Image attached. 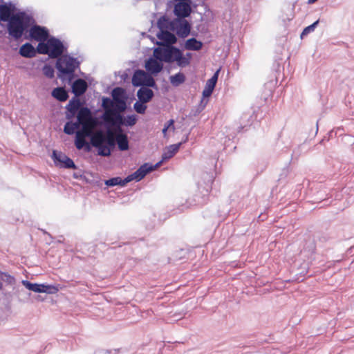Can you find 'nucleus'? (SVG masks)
I'll return each mask as SVG.
<instances>
[{
  "mask_svg": "<svg viewBox=\"0 0 354 354\" xmlns=\"http://www.w3.org/2000/svg\"><path fill=\"white\" fill-rule=\"evenodd\" d=\"M104 113L100 118L93 117L91 110L82 107L75 122L68 120L64 127L67 135L75 133V145L77 149L91 151V145L97 148L100 156L111 155V98L104 97Z\"/></svg>",
  "mask_w": 354,
  "mask_h": 354,
  "instance_id": "nucleus-1",
  "label": "nucleus"
},
{
  "mask_svg": "<svg viewBox=\"0 0 354 354\" xmlns=\"http://www.w3.org/2000/svg\"><path fill=\"white\" fill-rule=\"evenodd\" d=\"M5 22H8L7 32L9 36L15 40H19L35 21L30 13L25 11L17 12V8L13 3Z\"/></svg>",
  "mask_w": 354,
  "mask_h": 354,
  "instance_id": "nucleus-2",
  "label": "nucleus"
},
{
  "mask_svg": "<svg viewBox=\"0 0 354 354\" xmlns=\"http://www.w3.org/2000/svg\"><path fill=\"white\" fill-rule=\"evenodd\" d=\"M214 180V176L212 173L204 172L202 174L201 180L197 183V189L192 198L186 201L185 204H182L178 207V212H183L185 209L191 206H202L207 203L209 198V193L212 190V185Z\"/></svg>",
  "mask_w": 354,
  "mask_h": 354,
  "instance_id": "nucleus-3",
  "label": "nucleus"
},
{
  "mask_svg": "<svg viewBox=\"0 0 354 354\" xmlns=\"http://www.w3.org/2000/svg\"><path fill=\"white\" fill-rule=\"evenodd\" d=\"M80 62L68 55L60 56L56 62V68L58 71V77L62 80H67L71 84L75 77V71L80 68Z\"/></svg>",
  "mask_w": 354,
  "mask_h": 354,
  "instance_id": "nucleus-4",
  "label": "nucleus"
},
{
  "mask_svg": "<svg viewBox=\"0 0 354 354\" xmlns=\"http://www.w3.org/2000/svg\"><path fill=\"white\" fill-rule=\"evenodd\" d=\"M37 50L40 54L58 59L64 53L65 47L59 39L53 37L47 39L46 42H39Z\"/></svg>",
  "mask_w": 354,
  "mask_h": 354,
  "instance_id": "nucleus-5",
  "label": "nucleus"
},
{
  "mask_svg": "<svg viewBox=\"0 0 354 354\" xmlns=\"http://www.w3.org/2000/svg\"><path fill=\"white\" fill-rule=\"evenodd\" d=\"M155 55L165 63L176 62L179 66L180 56L182 54V50L174 45H163L159 46L154 51Z\"/></svg>",
  "mask_w": 354,
  "mask_h": 354,
  "instance_id": "nucleus-6",
  "label": "nucleus"
},
{
  "mask_svg": "<svg viewBox=\"0 0 354 354\" xmlns=\"http://www.w3.org/2000/svg\"><path fill=\"white\" fill-rule=\"evenodd\" d=\"M151 168L147 164H143L138 169L128 175L127 177L122 178L120 177H112V187L120 185L124 186L128 183L135 180L138 182L143 179L148 174Z\"/></svg>",
  "mask_w": 354,
  "mask_h": 354,
  "instance_id": "nucleus-7",
  "label": "nucleus"
},
{
  "mask_svg": "<svg viewBox=\"0 0 354 354\" xmlns=\"http://www.w3.org/2000/svg\"><path fill=\"white\" fill-rule=\"evenodd\" d=\"M112 110V128L120 129L123 127H132L138 120V116L135 114L124 115L122 113H113Z\"/></svg>",
  "mask_w": 354,
  "mask_h": 354,
  "instance_id": "nucleus-8",
  "label": "nucleus"
},
{
  "mask_svg": "<svg viewBox=\"0 0 354 354\" xmlns=\"http://www.w3.org/2000/svg\"><path fill=\"white\" fill-rule=\"evenodd\" d=\"M127 131L124 129L112 128V151L117 147L119 151H125L129 149V141Z\"/></svg>",
  "mask_w": 354,
  "mask_h": 354,
  "instance_id": "nucleus-9",
  "label": "nucleus"
},
{
  "mask_svg": "<svg viewBox=\"0 0 354 354\" xmlns=\"http://www.w3.org/2000/svg\"><path fill=\"white\" fill-rule=\"evenodd\" d=\"M172 22L171 32H175L178 37L185 39L190 35L192 24L186 18L176 17Z\"/></svg>",
  "mask_w": 354,
  "mask_h": 354,
  "instance_id": "nucleus-10",
  "label": "nucleus"
},
{
  "mask_svg": "<svg viewBox=\"0 0 354 354\" xmlns=\"http://www.w3.org/2000/svg\"><path fill=\"white\" fill-rule=\"evenodd\" d=\"M192 0L176 1L174 7V13L176 17L187 18L192 12Z\"/></svg>",
  "mask_w": 354,
  "mask_h": 354,
  "instance_id": "nucleus-11",
  "label": "nucleus"
},
{
  "mask_svg": "<svg viewBox=\"0 0 354 354\" xmlns=\"http://www.w3.org/2000/svg\"><path fill=\"white\" fill-rule=\"evenodd\" d=\"M21 283L28 290L37 293L55 294L58 291V288L53 285L32 283L27 280H22Z\"/></svg>",
  "mask_w": 354,
  "mask_h": 354,
  "instance_id": "nucleus-12",
  "label": "nucleus"
},
{
  "mask_svg": "<svg viewBox=\"0 0 354 354\" xmlns=\"http://www.w3.org/2000/svg\"><path fill=\"white\" fill-rule=\"evenodd\" d=\"M52 158L57 167L66 169H76L73 160L61 151L53 150Z\"/></svg>",
  "mask_w": 354,
  "mask_h": 354,
  "instance_id": "nucleus-13",
  "label": "nucleus"
},
{
  "mask_svg": "<svg viewBox=\"0 0 354 354\" xmlns=\"http://www.w3.org/2000/svg\"><path fill=\"white\" fill-rule=\"evenodd\" d=\"M162 62L157 56L156 57H149L145 63V68L147 73L153 76L158 75L163 69Z\"/></svg>",
  "mask_w": 354,
  "mask_h": 354,
  "instance_id": "nucleus-14",
  "label": "nucleus"
},
{
  "mask_svg": "<svg viewBox=\"0 0 354 354\" xmlns=\"http://www.w3.org/2000/svg\"><path fill=\"white\" fill-rule=\"evenodd\" d=\"M30 37L39 42H44L48 37V30L46 28L38 25L32 26L29 30Z\"/></svg>",
  "mask_w": 354,
  "mask_h": 354,
  "instance_id": "nucleus-15",
  "label": "nucleus"
},
{
  "mask_svg": "<svg viewBox=\"0 0 354 354\" xmlns=\"http://www.w3.org/2000/svg\"><path fill=\"white\" fill-rule=\"evenodd\" d=\"M129 100V95L125 88L115 87L112 88V110L117 104Z\"/></svg>",
  "mask_w": 354,
  "mask_h": 354,
  "instance_id": "nucleus-16",
  "label": "nucleus"
},
{
  "mask_svg": "<svg viewBox=\"0 0 354 354\" xmlns=\"http://www.w3.org/2000/svg\"><path fill=\"white\" fill-rule=\"evenodd\" d=\"M82 108L80 100L76 98V97H73L66 106L67 111L66 113V119L72 120L76 114L77 115V113Z\"/></svg>",
  "mask_w": 354,
  "mask_h": 354,
  "instance_id": "nucleus-17",
  "label": "nucleus"
},
{
  "mask_svg": "<svg viewBox=\"0 0 354 354\" xmlns=\"http://www.w3.org/2000/svg\"><path fill=\"white\" fill-rule=\"evenodd\" d=\"M87 88V82L81 78L75 80L71 84L72 92L75 95V97L83 95L86 91Z\"/></svg>",
  "mask_w": 354,
  "mask_h": 354,
  "instance_id": "nucleus-18",
  "label": "nucleus"
},
{
  "mask_svg": "<svg viewBox=\"0 0 354 354\" xmlns=\"http://www.w3.org/2000/svg\"><path fill=\"white\" fill-rule=\"evenodd\" d=\"M147 72L142 69H136L131 78V83L134 87L144 86V82L147 75Z\"/></svg>",
  "mask_w": 354,
  "mask_h": 354,
  "instance_id": "nucleus-19",
  "label": "nucleus"
},
{
  "mask_svg": "<svg viewBox=\"0 0 354 354\" xmlns=\"http://www.w3.org/2000/svg\"><path fill=\"white\" fill-rule=\"evenodd\" d=\"M180 147L181 143H176L166 147L161 156V162H167L173 158L178 153Z\"/></svg>",
  "mask_w": 354,
  "mask_h": 354,
  "instance_id": "nucleus-20",
  "label": "nucleus"
},
{
  "mask_svg": "<svg viewBox=\"0 0 354 354\" xmlns=\"http://www.w3.org/2000/svg\"><path fill=\"white\" fill-rule=\"evenodd\" d=\"M137 97L140 102L148 103L153 98L154 93L149 88L141 86L137 91Z\"/></svg>",
  "mask_w": 354,
  "mask_h": 354,
  "instance_id": "nucleus-21",
  "label": "nucleus"
},
{
  "mask_svg": "<svg viewBox=\"0 0 354 354\" xmlns=\"http://www.w3.org/2000/svg\"><path fill=\"white\" fill-rule=\"evenodd\" d=\"M36 50L34 46L30 43H26L19 48V54L26 58H32L36 55Z\"/></svg>",
  "mask_w": 354,
  "mask_h": 354,
  "instance_id": "nucleus-22",
  "label": "nucleus"
},
{
  "mask_svg": "<svg viewBox=\"0 0 354 354\" xmlns=\"http://www.w3.org/2000/svg\"><path fill=\"white\" fill-rule=\"evenodd\" d=\"M308 263L304 261L300 264V266L297 268V272L294 276L292 281L301 282L304 280V277L308 272Z\"/></svg>",
  "mask_w": 354,
  "mask_h": 354,
  "instance_id": "nucleus-23",
  "label": "nucleus"
},
{
  "mask_svg": "<svg viewBox=\"0 0 354 354\" xmlns=\"http://www.w3.org/2000/svg\"><path fill=\"white\" fill-rule=\"evenodd\" d=\"M202 41L197 40L195 37H192L185 41V48L188 50H200L203 48Z\"/></svg>",
  "mask_w": 354,
  "mask_h": 354,
  "instance_id": "nucleus-24",
  "label": "nucleus"
},
{
  "mask_svg": "<svg viewBox=\"0 0 354 354\" xmlns=\"http://www.w3.org/2000/svg\"><path fill=\"white\" fill-rule=\"evenodd\" d=\"M51 95L59 102H65L68 98V93L64 87L55 88L51 92Z\"/></svg>",
  "mask_w": 354,
  "mask_h": 354,
  "instance_id": "nucleus-25",
  "label": "nucleus"
},
{
  "mask_svg": "<svg viewBox=\"0 0 354 354\" xmlns=\"http://www.w3.org/2000/svg\"><path fill=\"white\" fill-rule=\"evenodd\" d=\"M172 19H170L167 15L160 17L157 22V26L159 30H172Z\"/></svg>",
  "mask_w": 354,
  "mask_h": 354,
  "instance_id": "nucleus-26",
  "label": "nucleus"
},
{
  "mask_svg": "<svg viewBox=\"0 0 354 354\" xmlns=\"http://www.w3.org/2000/svg\"><path fill=\"white\" fill-rule=\"evenodd\" d=\"M170 82L174 86H178L185 82L186 77L184 73L178 72L169 77Z\"/></svg>",
  "mask_w": 354,
  "mask_h": 354,
  "instance_id": "nucleus-27",
  "label": "nucleus"
},
{
  "mask_svg": "<svg viewBox=\"0 0 354 354\" xmlns=\"http://www.w3.org/2000/svg\"><path fill=\"white\" fill-rule=\"evenodd\" d=\"M13 3L11 2L0 4V21H6L8 17V12Z\"/></svg>",
  "mask_w": 354,
  "mask_h": 354,
  "instance_id": "nucleus-28",
  "label": "nucleus"
},
{
  "mask_svg": "<svg viewBox=\"0 0 354 354\" xmlns=\"http://www.w3.org/2000/svg\"><path fill=\"white\" fill-rule=\"evenodd\" d=\"M130 104L131 102H129L128 100H124V102L117 104L113 107V113H124L126 111H131Z\"/></svg>",
  "mask_w": 354,
  "mask_h": 354,
  "instance_id": "nucleus-29",
  "label": "nucleus"
},
{
  "mask_svg": "<svg viewBox=\"0 0 354 354\" xmlns=\"http://www.w3.org/2000/svg\"><path fill=\"white\" fill-rule=\"evenodd\" d=\"M169 30H159L158 32L156 33V37L158 39L160 40V41H158L156 40L154 37L149 36L150 39L156 44V45H159L160 46H162V43L165 41V37L167 36V34L168 33Z\"/></svg>",
  "mask_w": 354,
  "mask_h": 354,
  "instance_id": "nucleus-30",
  "label": "nucleus"
},
{
  "mask_svg": "<svg viewBox=\"0 0 354 354\" xmlns=\"http://www.w3.org/2000/svg\"><path fill=\"white\" fill-rule=\"evenodd\" d=\"M192 55L191 53H186V54L184 55L183 51L182 50V54L180 56L179 67L185 68L189 66L192 59Z\"/></svg>",
  "mask_w": 354,
  "mask_h": 354,
  "instance_id": "nucleus-31",
  "label": "nucleus"
},
{
  "mask_svg": "<svg viewBox=\"0 0 354 354\" xmlns=\"http://www.w3.org/2000/svg\"><path fill=\"white\" fill-rule=\"evenodd\" d=\"M219 70H218L209 80H207L205 86L212 91L214 90L218 78Z\"/></svg>",
  "mask_w": 354,
  "mask_h": 354,
  "instance_id": "nucleus-32",
  "label": "nucleus"
},
{
  "mask_svg": "<svg viewBox=\"0 0 354 354\" xmlns=\"http://www.w3.org/2000/svg\"><path fill=\"white\" fill-rule=\"evenodd\" d=\"M175 120L174 119H170L167 122H166L164 124V127L162 129V133L163 134L164 138L167 137V131L169 129L174 131L175 126H174Z\"/></svg>",
  "mask_w": 354,
  "mask_h": 354,
  "instance_id": "nucleus-33",
  "label": "nucleus"
},
{
  "mask_svg": "<svg viewBox=\"0 0 354 354\" xmlns=\"http://www.w3.org/2000/svg\"><path fill=\"white\" fill-rule=\"evenodd\" d=\"M147 102H140L139 100L133 104V109L139 114H145L147 109Z\"/></svg>",
  "mask_w": 354,
  "mask_h": 354,
  "instance_id": "nucleus-34",
  "label": "nucleus"
},
{
  "mask_svg": "<svg viewBox=\"0 0 354 354\" xmlns=\"http://www.w3.org/2000/svg\"><path fill=\"white\" fill-rule=\"evenodd\" d=\"M319 20L318 19V20L315 21V22H313L312 24L304 28L303 31L301 33L300 37L301 39H303L304 37H305L307 35H308L309 33L313 32L315 30V29L316 28V27L317 26V25L319 24Z\"/></svg>",
  "mask_w": 354,
  "mask_h": 354,
  "instance_id": "nucleus-35",
  "label": "nucleus"
},
{
  "mask_svg": "<svg viewBox=\"0 0 354 354\" xmlns=\"http://www.w3.org/2000/svg\"><path fill=\"white\" fill-rule=\"evenodd\" d=\"M144 86L149 88H153L155 89L158 88V86H157V84H156L154 78L153 77L152 75H151L149 73H147V75L145 80Z\"/></svg>",
  "mask_w": 354,
  "mask_h": 354,
  "instance_id": "nucleus-36",
  "label": "nucleus"
},
{
  "mask_svg": "<svg viewBox=\"0 0 354 354\" xmlns=\"http://www.w3.org/2000/svg\"><path fill=\"white\" fill-rule=\"evenodd\" d=\"M177 35L176 33L171 32L170 30H169L168 33L167 34L166 39L164 43H162L163 45H174L176 44L178 39Z\"/></svg>",
  "mask_w": 354,
  "mask_h": 354,
  "instance_id": "nucleus-37",
  "label": "nucleus"
},
{
  "mask_svg": "<svg viewBox=\"0 0 354 354\" xmlns=\"http://www.w3.org/2000/svg\"><path fill=\"white\" fill-rule=\"evenodd\" d=\"M0 279L6 282L9 285H12L15 282V279L13 276L8 272H2L0 270Z\"/></svg>",
  "mask_w": 354,
  "mask_h": 354,
  "instance_id": "nucleus-38",
  "label": "nucleus"
},
{
  "mask_svg": "<svg viewBox=\"0 0 354 354\" xmlns=\"http://www.w3.org/2000/svg\"><path fill=\"white\" fill-rule=\"evenodd\" d=\"M42 72L44 75L47 77L48 78H53L54 77L55 75V70L54 68L49 65V64H45L42 68Z\"/></svg>",
  "mask_w": 354,
  "mask_h": 354,
  "instance_id": "nucleus-39",
  "label": "nucleus"
},
{
  "mask_svg": "<svg viewBox=\"0 0 354 354\" xmlns=\"http://www.w3.org/2000/svg\"><path fill=\"white\" fill-rule=\"evenodd\" d=\"M127 71H130V69L128 68L127 70V71H123V72H121V71H119L118 73L115 72V75L120 76V84L125 83L129 80V74H128Z\"/></svg>",
  "mask_w": 354,
  "mask_h": 354,
  "instance_id": "nucleus-40",
  "label": "nucleus"
},
{
  "mask_svg": "<svg viewBox=\"0 0 354 354\" xmlns=\"http://www.w3.org/2000/svg\"><path fill=\"white\" fill-rule=\"evenodd\" d=\"M302 147H303L302 145H299L296 148H295L293 149L292 153V159L297 160L299 158V156L303 153Z\"/></svg>",
  "mask_w": 354,
  "mask_h": 354,
  "instance_id": "nucleus-41",
  "label": "nucleus"
},
{
  "mask_svg": "<svg viewBox=\"0 0 354 354\" xmlns=\"http://www.w3.org/2000/svg\"><path fill=\"white\" fill-rule=\"evenodd\" d=\"M330 236L326 233H321L318 236V241L321 243H326L330 240Z\"/></svg>",
  "mask_w": 354,
  "mask_h": 354,
  "instance_id": "nucleus-42",
  "label": "nucleus"
},
{
  "mask_svg": "<svg viewBox=\"0 0 354 354\" xmlns=\"http://www.w3.org/2000/svg\"><path fill=\"white\" fill-rule=\"evenodd\" d=\"M112 354H131L127 348H120L114 349Z\"/></svg>",
  "mask_w": 354,
  "mask_h": 354,
  "instance_id": "nucleus-43",
  "label": "nucleus"
},
{
  "mask_svg": "<svg viewBox=\"0 0 354 354\" xmlns=\"http://www.w3.org/2000/svg\"><path fill=\"white\" fill-rule=\"evenodd\" d=\"M213 91H212V89H209V88H207L206 86H205V88L203 91V93H202L203 97V98L209 97L212 95Z\"/></svg>",
  "mask_w": 354,
  "mask_h": 354,
  "instance_id": "nucleus-44",
  "label": "nucleus"
},
{
  "mask_svg": "<svg viewBox=\"0 0 354 354\" xmlns=\"http://www.w3.org/2000/svg\"><path fill=\"white\" fill-rule=\"evenodd\" d=\"M163 162H161V160L158 162L156 165H152L151 163H149V162H145V164H147L151 168V169L149 171V174L151 173V171H153L156 168L160 167L161 165V164Z\"/></svg>",
  "mask_w": 354,
  "mask_h": 354,
  "instance_id": "nucleus-45",
  "label": "nucleus"
},
{
  "mask_svg": "<svg viewBox=\"0 0 354 354\" xmlns=\"http://www.w3.org/2000/svg\"><path fill=\"white\" fill-rule=\"evenodd\" d=\"M308 251L313 253L316 249L315 243L313 240L310 241V245L308 246Z\"/></svg>",
  "mask_w": 354,
  "mask_h": 354,
  "instance_id": "nucleus-46",
  "label": "nucleus"
},
{
  "mask_svg": "<svg viewBox=\"0 0 354 354\" xmlns=\"http://www.w3.org/2000/svg\"><path fill=\"white\" fill-rule=\"evenodd\" d=\"M189 133H186L185 135H184L183 138H182V140L179 143H181V145L183 144L186 143L189 140Z\"/></svg>",
  "mask_w": 354,
  "mask_h": 354,
  "instance_id": "nucleus-47",
  "label": "nucleus"
},
{
  "mask_svg": "<svg viewBox=\"0 0 354 354\" xmlns=\"http://www.w3.org/2000/svg\"><path fill=\"white\" fill-rule=\"evenodd\" d=\"M96 354H109L108 351H98Z\"/></svg>",
  "mask_w": 354,
  "mask_h": 354,
  "instance_id": "nucleus-48",
  "label": "nucleus"
},
{
  "mask_svg": "<svg viewBox=\"0 0 354 354\" xmlns=\"http://www.w3.org/2000/svg\"><path fill=\"white\" fill-rule=\"evenodd\" d=\"M104 183L108 187L111 186V178L106 180Z\"/></svg>",
  "mask_w": 354,
  "mask_h": 354,
  "instance_id": "nucleus-49",
  "label": "nucleus"
},
{
  "mask_svg": "<svg viewBox=\"0 0 354 354\" xmlns=\"http://www.w3.org/2000/svg\"><path fill=\"white\" fill-rule=\"evenodd\" d=\"M190 35L193 36L192 37H195L196 38V37L198 36V33L196 31H192L191 30Z\"/></svg>",
  "mask_w": 354,
  "mask_h": 354,
  "instance_id": "nucleus-50",
  "label": "nucleus"
},
{
  "mask_svg": "<svg viewBox=\"0 0 354 354\" xmlns=\"http://www.w3.org/2000/svg\"><path fill=\"white\" fill-rule=\"evenodd\" d=\"M317 0H308V4H313L314 3H315Z\"/></svg>",
  "mask_w": 354,
  "mask_h": 354,
  "instance_id": "nucleus-51",
  "label": "nucleus"
},
{
  "mask_svg": "<svg viewBox=\"0 0 354 354\" xmlns=\"http://www.w3.org/2000/svg\"><path fill=\"white\" fill-rule=\"evenodd\" d=\"M118 247H120V245H116L115 243H112V248H116Z\"/></svg>",
  "mask_w": 354,
  "mask_h": 354,
  "instance_id": "nucleus-52",
  "label": "nucleus"
},
{
  "mask_svg": "<svg viewBox=\"0 0 354 354\" xmlns=\"http://www.w3.org/2000/svg\"><path fill=\"white\" fill-rule=\"evenodd\" d=\"M318 120L317 121V129H316V133H317L318 131Z\"/></svg>",
  "mask_w": 354,
  "mask_h": 354,
  "instance_id": "nucleus-53",
  "label": "nucleus"
},
{
  "mask_svg": "<svg viewBox=\"0 0 354 354\" xmlns=\"http://www.w3.org/2000/svg\"><path fill=\"white\" fill-rule=\"evenodd\" d=\"M3 289V284L2 283L0 282V290H2Z\"/></svg>",
  "mask_w": 354,
  "mask_h": 354,
  "instance_id": "nucleus-54",
  "label": "nucleus"
}]
</instances>
